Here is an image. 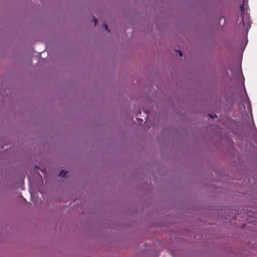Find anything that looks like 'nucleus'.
Instances as JSON below:
<instances>
[{
    "mask_svg": "<svg viewBox=\"0 0 257 257\" xmlns=\"http://www.w3.org/2000/svg\"><path fill=\"white\" fill-rule=\"evenodd\" d=\"M242 25L243 26H245L246 25L247 27L249 26V23L248 21V17L247 15L244 16L242 17Z\"/></svg>",
    "mask_w": 257,
    "mask_h": 257,
    "instance_id": "obj_1",
    "label": "nucleus"
},
{
    "mask_svg": "<svg viewBox=\"0 0 257 257\" xmlns=\"http://www.w3.org/2000/svg\"><path fill=\"white\" fill-rule=\"evenodd\" d=\"M94 25H96V20L94 19Z\"/></svg>",
    "mask_w": 257,
    "mask_h": 257,
    "instance_id": "obj_2",
    "label": "nucleus"
},
{
    "mask_svg": "<svg viewBox=\"0 0 257 257\" xmlns=\"http://www.w3.org/2000/svg\"><path fill=\"white\" fill-rule=\"evenodd\" d=\"M240 8H241V12H242V11H243L242 7H240Z\"/></svg>",
    "mask_w": 257,
    "mask_h": 257,
    "instance_id": "obj_3",
    "label": "nucleus"
},
{
    "mask_svg": "<svg viewBox=\"0 0 257 257\" xmlns=\"http://www.w3.org/2000/svg\"><path fill=\"white\" fill-rule=\"evenodd\" d=\"M179 55H180V56H181L182 54H181V52H180V51H179Z\"/></svg>",
    "mask_w": 257,
    "mask_h": 257,
    "instance_id": "obj_4",
    "label": "nucleus"
},
{
    "mask_svg": "<svg viewBox=\"0 0 257 257\" xmlns=\"http://www.w3.org/2000/svg\"><path fill=\"white\" fill-rule=\"evenodd\" d=\"M104 27H105V30L107 29L106 26H104Z\"/></svg>",
    "mask_w": 257,
    "mask_h": 257,
    "instance_id": "obj_5",
    "label": "nucleus"
}]
</instances>
